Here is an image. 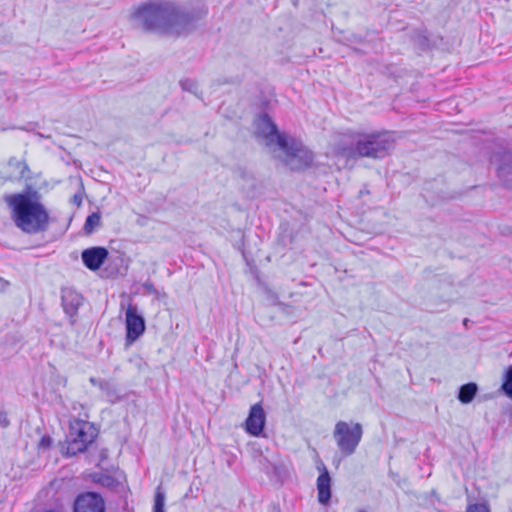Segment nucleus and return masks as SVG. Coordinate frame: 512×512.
Returning <instances> with one entry per match:
<instances>
[{
  "mask_svg": "<svg viewBox=\"0 0 512 512\" xmlns=\"http://www.w3.org/2000/svg\"><path fill=\"white\" fill-rule=\"evenodd\" d=\"M501 390L508 398L512 400V366H509L505 373L504 381L501 385Z\"/></svg>",
  "mask_w": 512,
  "mask_h": 512,
  "instance_id": "aec40b11",
  "label": "nucleus"
},
{
  "mask_svg": "<svg viewBox=\"0 0 512 512\" xmlns=\"http://www.w3.org/2000/svg\"><path fill=\"white\" fill-rule=\"evenodd\" d=\"M359 512H365V511L361 510V511H359Z\"/></svg>",
  "mask_w": 512,
  "mask_h": 512,
  "instance_id": "c85d7f7f",
  "label": "nucleus"
},
{
  "mask_svg": "<svg viewBox=\"0 0 512 512\" xmlns=\"http://www.w3.org/2000/svg\"><path fill=\"white\" fill-rule=\"evenodd\" d=\"M72 200H73V203H74V204H76L77 206H80V205L82 204V200H83V198H82V196H81L80 194H75V195L73 196V199H72Z\"/></svg>",
  "mask_w": 512,
  "mask_h": 512,
  "instance_id": "bb28decb",
  "label": "nucleus"
},
{
  "mask_svg": "<svg viewBox=\"0 0 512 512\" xmlns=\"http://www.w3.org/2000/svg\"><path fill=\"white\" fill-rule=\"evenodd\" d=\"M96 482L100 483L103 486L110 487L114 484V479L110 476H101L96 480Z\"/></svg>",
  "mask_w": 512,
  "mask_h": 512,
  "instance_id": "b1692460",
  "label": "nucleus"
},
{
  "mask_svg": "<svg viewBox=\"0 0 512 512\" xmlns=\"http://www.w3.org/2000/svg\"><path fill=\"white\" fill-rule=\"evenodd\" d=\"M8 168L10 169V180H21L23 178H28L29 168L28 165L21 160L16 158H11L8 161Z\"/></svg>",
  "mask_w": 512,
  "mask_h": 512,
  "instance_id": "dca6fc26",
  "label": "nucleus"
},
{
  "mask_svg": "<svg viewBox=\"0 0 512 512\" xmlns=\"http://www.w3.org/2000/svg\"><path fill=\"white\" fill-rule=\"evenodd\" d=\"M266 414L260 403L251 406L249 415L246 419V431L253 435L259 436L265 426Z\"/></svg>",
  "mask_w": 512,
  "mask_h": 512,
  "instance_id": "9b49d317",
  "label": "nucleus"
},
{
  "mask_svg": "<svg viewBox=\"0 0 512 512\" xmlns=\"http://www.w3.org/2000/svg\"><path fill=\"white\" fill-rule=\"evenodd\" d=\"M491 162H499L497 173L506 185L512 187V153L504 152L501 156L494 155Z\"/></svg>",
  "mask_w": 512,
  "mask_h": 512,
  "instance_id": "ddd939ff",
  "label": "nucleus"
},
{
  "mask_svg": "<svg viewBox=\"0 0 512 512\" xmlns=\"http://www.w3.org/2000/svg\"><path fill=\"white\" fill-rule=\"evenodd\" d=\"M101 217L99 213L90 214L85 221L84 230L87 234H91L96 227L100 225Z\"/></svg>",
  "mask_w": 512,
  "mask_h": 512,
  "instance_id": "6ab92c4d",
  "label": "nucleus"
},
{
  "mask_svg": "<svg viewBox=\"0 0 512 512\" xmlns=\"http://www.w3.org/2000/svg\"><path fill=\"white\" fill-rule=\"evenodd\" d=\"M81 257L84 265L88 269L95 271L102 266L108 257V250L104 247L88 248L82 252Z\"/></svg>",
  "mask_w": 512,
  "mask_h": 512,
  "instance_id": "f8f14e48",
  "label": "nucleus"
},
{
  "mask_svg": "<svg viewBox=\"0 0 512 512\" xmlns=\"http://www.w3.org/2000/svg\"><path fill=\"white\" fill-rule=\"evenodd\" d=\"M255 129L256 136L262 138L266 146L275 148L278 145H284L286 135L278 132L277 126L268 115L262 114L257 117L255 120Z\"/></svg>",
  "mask_w": 512,
  "mask_h": 512,
  "instance_id": "6e6552de",
  "label": "nucleus"
},
{
  "mask_svg": "<svg viewBox=\"0 0 512 512\" xmlns=\"http://www.w3.org/2000/svg\"><path fill=\"white\" fill-rule=\"evenodd\" d=\"M90 382L92 385L97 386L102 392H104L108 397H113L115 394L113 385L103 379H96L94 377L90 378Z\"/></svg>",
  "mask_w": 512,
  "mask_h": 512,
  "instance_id": "a211bd4d",
  "label": "nucleus"
},
{
  "mask_svg": "<svg viewBox=\"0 0 512 512\" xmlns=\"http://www.w3.org/2000/svg\"><path fill=\"white\" fill-rule=\"evenodd\" d=\"M394 146L395 136L392 132H361L358 155L360 158H383L394 149Z\"/></svg>",
  "mask_w": 512,
  "mask_h": 512,
  "instance_id": "7ed1b4c3",
  "label": "nucleus"
},
{
  "mask_svg": "<svg viewBox=\"0 0 512 512\" xmlns=\"http://www.w3.org/2000/svg\"><path fill=\"white\" fill-rule=\"evenodd\" d=\"M61 300L65 313L70 317L77 313L83 302L81 294L71 288L62 289Z\"/></svg>",
  "mask_w": 512,
  "mask_h": 512,
  "instance_id": "4468645a",
  "label": "nucleus"
},
{
  "mask_svg": "<svg viewBox=\"0 0 512 512\" xmlns=\"http://www.w3.org/2000/svg\"><path fill=\"white\" fill-rule=\"evenodd\" d=\"M361 132L346 130L335 133L330 142L328 153L337 160H343L346 164L360 158L358 155Z\"/></svg>",
  "mask_w": 512,
  "mask_h": 512,
  "instance_id": "20e7f679",
  "label": "nucleus"
},
{
  "mask_svg": "<svg viewBox=\"0 0 512 512\" xmlns=\"http://www.w3.org/2000/svg\"><path fill=\"white\" fill-rule=\"evenodd\" d=\"M200 18L171 3H149L138 7L132 14L135 25L147 31L177 33L190 29Z\"/></svg>",
  "mask_w": 512,
  "mask_h": 512,
  "instance_id": "f257e3e1",
  "label": "nucleus"
},
{
  "mask_svg": "<svg viewBox=\"0 0 512 512\" xmlns=\"http://www.w3.org/2000/svg\"><path fill=\"white\" fill-rule=\"evenodd\" d=\"M126 341L135 342L145 331V320L137 306L129 304L125 313Z\"/></svg>",
  "mask_w": 512,
  "mask_h": 512,
  "instance_id": "1a4fd4ad",
  "label": "nucleus"
},
{
  "mask_svg": "<svg viewBox=\"0 0 512 512\" xmlns=\"http://www.w3.org/2000/svg\"><path fill=\"white\" fill-rule=\"evenodd\" d=\"M0 424L3 427H6L9 424V421L7 419V415L4 412H0Z\"/></svg>",
  "mask_w": 512,
  "mask_h": 512,
  "instance_id": "a878e982",
  "label": "nucleus"
},
{
  "mask_svg": "<svg viewBox=\"0 0 512 512\" xmlns=\"http://www.w3.org/2000/svg\"><path fill=\"white\" fill-rule=\"evenodd\" d=\"M96 430L88 421L74 419L70 422L66 454L74 456L84 452L96 437Z\"/></svg>",
  "mask_w": 512,
  "mask_h": 512,
  "instance_id": "39448f33",
  "label": "nucleus"
},
{
  "mask_svg": "<svg viewBox=\"0 0 512 512\" xmlns=\"http://www.w3.org/2000/svg\"><path fill=\"white\" fill-rule=\"evenodd\" d=\"M277 148L284 153L283 161L291 170H303L313 162L312 151L293 138L286 137L284 145H278Z\"/></svg>",
  "mask_w": 512,
  "mask_h": 512,
  "instance_id": "0eeeda50",
  "label": "nucleus"
},
{
  "mask_svg": "<svg viewBox=\"0 0 512 512\" xmlns=\"http://www.w3.org/2000/svg\"><path fill=\"white\" fill-rule=\"evenodd\" d=\"M363 435V429L360 423L338 421L335 424L333 437L339 450L345 455H352Z\"/></svg>",
  "mask_w": 512,
  "mask_h": 512,
  "instance_id": "423d86ee",
  "label": "nucleus"
},
{
  "mask_svg": "<svg viewBox=\"0 0 512 512\" xmlns=\"http://www.w3.org/2000/svg\"><path fill=\"white\" fill-rule=\"evenodd\" d=\"M142 287L145 293L154 295L156 299H159L162 296V293L154 286L151 281L144 282Z\"/></svg>",
  "mask_w": 512,
  "mask_h": 512,
  "instance_id": "4be33fe9",
  "label": "nucleus"
},
{
  "mask_svg": "<svg viewBox=\"0 0 512 512\" xmlns=\"http://www.w3.org/2000/svg\"><path fill=\"white\" fill-rule=\"evenodd\" d=\"M318 500L321 504H328L331 498V478L326 467H323L317 478Z\"/></svg>",
  "mask_w": 512,
  "mask_h": 512,
  "instance_id": "2eb2a0df",
  "label": "nucleus"
},
{
  "mask_svg": "<svg viewBox=\"0 0 512 512\" xmlns=\"http://www.w3.org/2000/svg\"><path fill=\"white\" fill-rule=\"evenodd\" d=\"M74 512H105L104 500L97 493L86 492L76 498Z\"/></svg>",
  "mask_w": 512,
  "mask_h": 512,
  "instance_id": "9d476101",
  "label": "nucleus"
},
{
  "mask_svg": "<svg viewBox=\"0 0 512 512\" xmlns=\"http://www.w3.org/2000/svg\"><path fill=\"white\" fill-rule=\"evenodd\" d=\"M477 391L478 387L475 383H467L460 387L458 399L461 403L468 404L474 399Z\"/></svg>",
  "mask_w": 512,
  "mask_h": 512,
  "instance_id": "f3484780",
  "label": "nucleus"
},
{
  "mask_svg": "<svg viewBox=\"0 0 512 512\" xmlns=\"http://www.w3.org/2000/svg\"><path fill=\"white\" fill-rule=\"evenodd\" d=\"M180 84L184 90L188 91H194L197 88L196 83L191 80L181 81Z\"/></svg>",
  "mask_w": 512,
  "mask_h": 512,
  "instance_id": "393cba45",
  "label": "nucleus"
},
{
  "mask_svg": "<svg viewBox=\"0 0 512 512\" xmlns=\"http://www.w3.org/2000/svg\"><path fill=\"white\" fill-rule=\"evenodd\" d=\"M466 512H490V509L486 504L480 503L469 505Z\"/></svg>",
  "mask_w": 512,
  "mask_h": 512,
  "instance_id": "5701e85b",
  "label": "nucleus"
},
{
  "mask_svg": "<svg viewBox=\"0 0 512 512\" xmlns=\"http://www.w3.org/2000/svg\"><path fill=\"white\" fill-rule=\"evenodd\" d=\"M4 201L10 209L15 226L22 232L35 235L48 230L50 214L37 191L5 195Z\"/></svg>",
  "mask_w": 512,
  "mask_h": 512,
  "instance_id": "f03ea898",
  "label": "nucleus"
},
{
  "mask_svg": "<svg viewBox=\"0 0 512 512\" xmlns=\"http://www.w3.org/2000/svg\"><path fill=\"white\" fill-rule=\"evenodd\" d=\"M50 444V439L49 438H42L41 440V445L44 446V445H49Z\"/></svg>",
  "mask_w": 512,
  "mask_h": 512,
  "instance_id": "cd10ccee",
  "label": "nucleus"
},
{
  "mask_svg": "<svg viewBox=\"0 0 512 512\" xmlns=\"http://www.w3.org/2000/svg\"><path fill=\"white\" fill-rule=\"evenodd\" d=\"M165 493L161 491L160 488H157L155 499H154V506H153V512H165Z\"/></svg>",
  "mask_w": 512,
  "mask_h": 512,
  "instance_id": "412c9836",
  "label": "nucleus"
}]
</instances>
